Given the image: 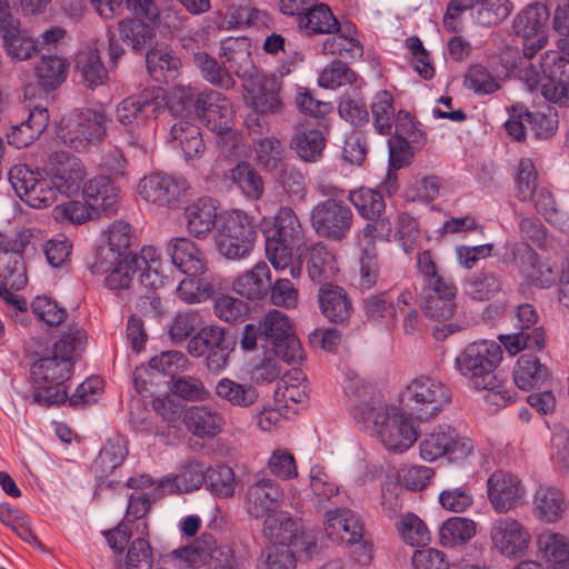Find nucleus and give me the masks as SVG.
Returning a JSON list of instances; mask_svg holds the SVG:
<instances>
[{"label": "nucleus", "instance_id": "nucleus-27", "mask_svg": "<svg viewBox=\"0 0 569 569\" xmlns=\"http://www.w3.org/2000/svg\"><path fill=\"white\" fill-rule=\"evenodd\" d=\"M171 262L187 276H200L207 271L204 253L188 238H172L167 244Z\"/></svg>", "mask_w": 569, "mask_h": 569}, {"label": "nucleus", "instance_id": "nucleus-43", "mask_svg": "<svg viewBox=\"0 0 569 569\" xmlns=\"http://www.w3.org/2000/svg\"><path fill=\"white\" fill-rule=\"evenodd\" d=\"M548 369L539 359L531 355L520 356L513 369V380L521 390L539 388L548 378Z\"/></svg>", "mask_w": 569, "mask_h": 569}, {"label": "nucleus", "instance_id": "nucleus-31", "mask_svg": "<svg viewBox=\"0 0 569 569\" xmlns=\"http://www.w3.org/2000/svg\"><path fill=\"white\" fill-rule=\"evenodd\" d=\"M340 24L329 6L318 3V1L297 19L299 31L308 37L320 34L330 36L335 33L336 30H339Z\"/></svg>", "mask_w": 569, "mask_h": 569}, {"label": "nucleus", "instance_id": "nucleus-45", "mask_svg": "<svg viewBox=\"0 0 569 569\" xmlns=\"http://www.w3.org/2000/svg\"><path fill=\"white\" fill-rule=\"evenodd\" d=\"M290 147L303 161L316 162L322 156L326 140L318 129L300 128L292 136Z\"/></svg>", "mask_w": 569, "mask_h": 569}, {"label": "nucleus", "instance_id": "nucleus-14", "mask_svg": "<svg viewBox=\"0 0 569 569\" xmlns=\"http://www.w3.org/2000/svg\"><path fill=\"white\" fill-rule=\"evenodd\" d=\"M163 92L160 87H147L120 101L116 109L117 120L123 126L141 124L156 117L163 107Z\"/></svg>", "mask_w": 569, "mask_h": 569}, {"label": "nucleus", "instance_id": "nucleus-42", "mask_svg": "<svg viewBox=\"0 0 569 569\" xmlns=\"http://www.w3.org/2000/svg\"><path fill=\"white\" fill-rule=\"evenodd\" d=\"M550 17L549 9L541 2H535L522 9L513 20V30L522 38H532L546 33L545 27Z\"/></svg>", "mask_w": 569, "mask_h": 569}, {"label": "nucleus", "instance_id": "nucleus-55", "mask_svg": "<svg viewBox=\"0 0 569 569\" xmlns=\"http://www.w3.org/2000/svg\"><path fill=\"white\" fill-rule=\"evenodd\" d=\"M77 69L88 88L101 86L108 78L107 69L97 48H91L79 56Z\"/></svg>", "mask_w": 569, "mask_h": 569}, {"label": "nucleus", "instance_id": "nucleus-44", "mask_svg": "<svg viewBox=\"0 0 569 569\" xmlns=\"http://www.w3.org/2000/svg\"><path fill=\"white\" fill-rule=\"evenodd\" d=\"M214 395L233 407L248 408L256 403L259 393L250 383H239L230 378L220 379L214 387Z\"/></svg>", "mask_w": 569, "mask_h": 569}, {"label": "nucleus", "instance_id": "nucleus-18", "mask_svg": "<svg viewBox=\"0 0 569 569\" xmlns=\"http://www.w3.org/2000/svg\"><path fill=\"white\" fill-rule=\"evenodd\" d=\"M219 57L222 59L224 70L231 74L252 80L258 70L252 59L251 41L247 37H229L220 41Z\"/></svg>", "mask_w": 569, "mask_h": 569}, {"label": "nucleus", "instance_id": "nucleus-46", "mask_svg": "<svg viewBox=\"0 0 569 569\" xmlns=\"http://www.w3.org/2000/svg\"><path fill=\"white\" fill-rule=\"evenodd\" d=\"M254 159L257 163L269 172L282 170L286 149L283 143L274 137L252 140Z\"/></svg>", "mask_w": 569, "mask_h": 569}, {"label": "nucleus", "instance_id": "nucleus-25", "mask_svg": "<svg viewBox=\"0 0 569 569\" xmlns=\"http://www.w3.org/2000/svg\"><path fill=\"white\" fill-rule=\"evenodd\" d=\"M169 141L173 149L182 153L186 161L201 159L206 152L201 130L190 118H179L174 121Z\"/></svg>", "mask_w": 569, "mask_h": 569}, {"label": "nucleus", "instance_id": "nucleus-40", "mask_svg": "<svg viewBox=\"0 0 569 569\" xmlns=\"http://www.w3.org/2000/svg\"><path fill=\"white\" fill-rule=\"evenodd\" d=\"M118 36L134 52L151 49L156 38L154 28L140 19H124L118 23Z\"/></svg>", "mask_w": 569, "mask_h": 569}, {"label": "nucleus", "instance_id": "nucleus-11", "mask_svg": "<svg viewBox=\"0 0 569 569\" xmlns=\"http://www.w3.org/2000/svg\"><path fill=\"white\" fill-rule=\"evenodd\" d=\"M492 549L505 558L518 559L529 549L531 535L528 528L512 517H501L490 525Z\"/></svg>", "mask_w": 569, "mask_h": 569}, {"label": "nucleus", "instance_id": "nucleus-1", "mask_svg": "<svg viewBox=\"0 0 569 569\" xmlns=\"http://www.w3.org/2000/svg\"><path fill=\"white\" fill-rule=\"evenodd\" d=\"M351 416L358 423L371 426L382 445L392 452H405L418 438L411 419L398 408L385 405L380 392L362 379L355 377L346 386Z\"/></svg>", "mask_w": 569, "mask_h": 569}, {"label": "nucleus", "instance_id": "nucleus-48", "mask_svg": "<svg viewBox=\"0 0 569 569\" xmlns=\"http://www.w3.org/2000/svg\"><path fill=\"white\" fill-rule=\"evenodd\" d=\"M146 66L156 81L167 82L178 76L181 61L169 51L151 48L146 52Z\"/></svg>", "mask_w": 569, "mask_h": 569}, {"label": "nucleus", "instance_id": "nucleus-9", "mask_svg": "<svg viewBox=\"0 0 569 569\" xmlns=\"http://www.w3.org/2000/svg\"><path fill=\"white\" fill-rule=\"evenodd\" d=\"M310 222L318 236L339 242L350 232L353 213L342 200L326 199L311 209Z\"/></svg>", "mask_w": 569, "mask_h": 569}, {"label": "nucleus", "instance_id": "nucleus-22", "mask_svg": "<svg viewBox=\"0 0 569 569\" xmlns=\"http://www.w3.org/2000/svg\"><path fill=\"white\" fill-rule=\"evenodd\" d=\"M0 37L7 54L16 61L30 59L37 51L36 42L21 29L16 14L0 12Z\"/></svg>", "mask_w": 569, "mask_h": 569}, {"label": "nucleus", "instance_id": "nucleus-37", "mask_svg": "<svg viewBox=\"0 0 569 569\" xmlns=\"http://www.w3.org/2000/svg\"><path fill=\"white\" fill-rule=\"evenodd\" d=\"M127 455V441L123 438L109 439L92 463L94 477L100 480L108 478L123 463Z\"/></svg>", "mask_w": 569, "mask_h": 569}, {"label": "nucleus", "instance_id": "nucleus-24", "mask_svg": "<svg viewBox=\"0 0 569 569\" xmlns=\"http://www.w3.org/2000/svg\"><path fill=\"white\" fill-rule=\"evenodd\" d=\"M487 483L489 500L499 512L517 507L525 495L520 480L503 471L493 472Z\"/></svg>", "mask_w": 569, "mask_h": 569}, {"label": "nucleus", "instance_id": "nucleus-62", "mask_svg": "<svg viewBox=\"0 0 569 569\" xmlns=\"http://www.w3.org/2000/svg\"><path fill=\"white\" fill-rule=\"evenodd\" d=\"M400 538L409 546L420 547L430 542L431 537L426 523L415 513L408 512L396 523Z\"/></svg>", "mask_w": 569, "mask_h": 569}, {"label": "nucleus", "instance_id": "nucleus-21", "mask_svg": "<svg viewBox=\"0 0 569 569\" xmlns=\"http://www.w3.org/2000/svg\"><path fill=\"white\" fill-rule=\"evenodd\" d=\"M250 104L257 113H279L283 108L280 97L281 83L274 76L257 74L246 86Z\"/></svg>", "mask_w": 569, "mask_h": 569}, {"label": "nucleus", "instance_id": "nucleus-35", "mask_svg": "<svg viewBox=\"0 0 569 569\" xmlns=\"http://www.w3.org/2000/svg\"><path fill=\"white\" fill-rule=\"evenodd\" d=\"M49 114L46 108L34 107L28 119L11 128L8 133V142L17 148H24L37 140L47 128Z\"/></svg>", "mask_w": 569, "mask_h": 569}, {"label": "nucleus", "instance_id": "nucleus-57", "mask_svg": "<svg viewBox=\"0 0 569 569\" xmlns=\"http://www.w3.org/2000/svg\"><path fill=\"white\" fill-rule=\"evenodd\" d=\"M237 483L236 475L228 466L220 465L206 470V486L218 498L233 497Z\"/></svg>", "mask_w": 569, "mask_h": 569}, {"label": "nucleus", "instance_id": "nucleus-3", "mask_svg": "<svg viewBox=\"0 0 569 569\" xmlns=\"http://www.w3.org/2000/svg\"><path fill=\"white\" fill-rule=\"evenodd\" d=\"M502 359L501 347L492 340L469 343L456 357L455 368L475 390L492 388L496 370Z\"/></svg>", "mask_w": 569, "mask_h": 569}, {"label": "nucleus", "instance_id": "nucleus-49", "mask_svg": "<svg viewBox=\"0 0 569 569\" xmlns=\"http://www.w3.org/2000/svg\"><path fill=\"white\" fill-rule=\"evenodd\" d=\"M230 180L251 200H259L264 191L260 173L247 161L237 163L229 173Z\"/></svg>", "mask_w": 569, "mask_h": 569}, {"label": "nucleus", "instance_id": "nucleus-60", "mask_svg": "<svg viewBox=\"0 0 569 569\" xmlns=\"http://www.w3.org/2000/svg\"><path fill=\"white\" fill-rule=\"evenodd\" d=\"M348 200L365 219H372L382 214L386 208L382 194L369 188L362 187L350 191Z\"/></svg>", "mask_w": 569, "mask_h": 569}, {"label": "nucleus", "instance_id": "nucleus-54", "mask_svg": "<svg viewBox=\"0 0 569 569\" xmlns=\"http://www.w3.org/2000/svg\"><path fill=\"white\" fill-rule=\"evenodd\" d=\"M502 279L489 270L473 273L466 283L467 293L475 300H489L502 290Z\"/></svg>", "mask_w": 569, "mask_h": 569}, {"label": "nucleus", "instance_id": "nucleus-59", "mask_svg": "<svg viewBox=\"0 0 569 569\" xmlns=\"http://www.w3.org/2000/svg\"><path fill=\"white\" fill-rule=\"evenodd\" d=\"M0 279L2 283L19 290L27 284V272L23 258L14 251L0 252Z\"/></svg>", "mask_w": 569, "mask_h": 569}, {"label": "nucleus", "instance_id": "nucleus-13", "mask_svg": "<svg viewBox=\"0 0 569 569\" xmlns=\"http://www.w3.org/2000/svg\"><path fill=\"white\" fill-rule=\"evenodd\" d=\"M283 498V490L277 481L258 475L246 490L243 506L250 517L263 519L281 510Z\"/></svg>", "mask_w": 569, "mask_h": 569}, {"label": "nucleus", "instance_id": "nucleus-56", "mask_svg": "<svg viewBox=\"0 0 569 569\" xmlns=\"http://www.w3.org/2000/svg\"><path fill=\"white\" fill-rule=\"evenodd\" d=\"M511 12L509 0H478L472 7L476 23L482 27L497 26Z\"/></svg>", "mask_w": 569, "mask_h": 569}, {"label": "nucleus", "instance_id": "nucleus-63", "mask_svg": "<svg viewBox=\"0 0 569 569\" xmlns=\"http://www.w3.org/2000/svg\"><path fill=\"white\" fill-rule=\"evenodd\" d=\"M368 223L361 231V236L358 237V246L362 251H376V241H389L392 233V224L390 220L380 214L376 218L368 219Z\"/></svg>", "mask_w": 569, "mask_h": 569}, {"label": "nucleus", "instance_id": "nucleus-6", "mask_svg": "<svg viewBox=\"0 0 569 569\" xmlns=\"http://www.w3.org/2000/svg\"><path fill=\"white\" fill-rule=\"evenodd\" d=\"M106 116L102 111L87 108L74 109L61 119L58 137L77 152L97 148L106 134Z\"/></svg>", "mask_w": 569, "mask_h": 569}, {"label": "nucleus", "instance_id": "nucleus-17", "mask_svg": "<svg viewBox=\"0 0 569 569\" xmlns=\"http://www.w3.org/2000/svg\"><path fill=\"white\" fill-rule=\"evenodd\" d=\"M518 332L501 337V341L510 353H518L522 349H541L545 346V332L536 328L538 313L530 303L518 306L517 312Z\"/></svg>", "mask_w": 569, "mask_h": 569}, {"label": "nucleus", "instance_id": "nucleus-50", "mask_svg": "<svg viewBox=\"0 0 569 569\" xmlns=\"http://www.w3.org/2000/svg\"><path fill=\"white\" fill-rule=\"evenodd\" d=\"M475 535V521L462 517H451L439 529V542L442 547L453 548L468 542Z\"/></svg>", "mask_w": 569, "mask_h": 569}, {"label": "nucleus", "instance_id": "nucleus-41", "mask_svg": "<svg viewBox=\"0 0 569 569\" xmlns=\"http://www.w3.org/2000/svg\"><path fill=\"white\" fill-rule=\"evenodd\" d=\"M206 470L202 462L189 461L182 467L179 475L161 478L158 486L167 488L169 492H190L199 489L206 482Z\"/></svg>", "mask_w": 569, "mask_h": 569}, {"label": "nucleus", "instance_id": "nucleus-20", "mask_svg": "<svg viewBox=\"0 0 569 569\" xmlns=\"http://www.w3.org/2000/svg\"><path fill=\"white\" fill-rule=\"evenodd\" d=\"M513 261L526 279L536 287L550 288L557 280L558 270L539 260L528 243H518L512 249Z\"/></svg>", "mask_w": 569, "mask_h": 569}, {"label": "nucleus", "instance_id": "nucleus-30", "mask_svg": "<svg viewBox=\"0 0 569 569\" xmlns=\"http://www.w3.org/2000/svg\"><path fill=\"white\" fill-rule=\"evenodd\" d=\"M318 302L322 315L335 323L348 322L353 311L346 291L331 283L323 284L319 289Z\"/></svg>", "mask_w": 569, "mask_h": 569}, {"label": "nucleus", "instance_id": "nucleus-58", "mask_svg": "<svg viewBox=\"0 0 569 569\" xmlns=\"http://www.w3.org/2000/svg\"><path fill=\"white\" fill-rule=\"evenodd\" d=\"M214 293V286L209 277L187 276L177 288L178 297L187 303H200Z\"/></svg>", "mask_w": 569, "mask_h": 569}, {"label": "nucleus", "instance_id": "nucleus-64", "mask_svg": "<svg viewBox=\"0 0 569 569\" xmlns=\"http://www.w3.org/2000/svg\"><path fill=\"white\" fill-rule=\"evenodd\" d=\"M540 68L547 81L569 86V59L558 51H547L541 57Z\"/></svg>", "mask_w": 569, "mask_h": 569}, {"label": "nucleus", "instance_id": "nucleus-32", "mask_svg": "<svg viewBox=\"0 0 569 569\" xmlns=\"http://www.w3.org/2000/svg\"><path fill=\"white\" fill-rule=\"evenodd\" d=\"M183 422L192 435L212 438L222 430L224 418L208 406H191L184 412Z\"/></svg>", "mask_w": 569, "mask_h": 569}, {"label": "nucleus", "instance_id": "nucleus-52", "mask_svg": "<svg viewBox=\"0 0 569 569\" xmlns=\"http://www.w3.org/2000/svg\"><path fill=\"white\" fill-rule=\"evenodd\" d=\"M137 259H130L129 256H126L106 277V287L116 292L136 290V287H142L139 283L140 270L137 268Z\"/></svg>", "mask_w": 569, "mask_h": 569}, {"label": "nucleus", "instance_id": "nucleus-5", "mask_svg": "<svg viewBox=\"0 0 569 569\" xmlns=\"http://www.w3.org/2000/svg\"><path fill=\"white\" fill-rule=\"evenodd\" d=\"M399 401L410 417L429 420L451 401V392L442 381L419 376L407 383L399 395Z\"/></svg>", "mask_w": 569, "mask_h": 569}, {"label": "nucleus", "instance_id": "nucleus-53", "mask_svg": "<svg viewBox=\"0 0 569 569\" xmlns=\"http://www.w3.org/2000/svg\"><path fill=\"white\" fill-rule=\"evenodd\" d=\"M372 126L375 130L383 136H390L397 117L393 106V97L387 91L378 92L371 103Z\"/></svg>", "mask_w": 569, "mask_h": 569}, {"label": "nucleus", "instance_id": "nucleus-4", "mask_svg": "<svg viewBox=\"0 0 569 569\" xmlns=\"http://www.w3.org/2000/svg\"><path fill=\"white\" fill-rule=\"evenodd\" d=\"M306 243V232L290 207H281L273 217V228L266 237V254L276 270L291 266L293 251Z\"/></svg>", "mask_w": 569, "mask_h": 569}, {"label": "nucleus", "instance_id": "nucleus-61", "mask_svg": "<svg viewBox=\"0 0 569 569\" xmlns=\"http://www.w3.org/2000/svg\"><path fill=\"white\" fill-rule=\"evenodd\" d=\"M537 546L542 558L550 562L551 567L569 556V537L559 532H541L537 538Z\"/></svg>", "mask_w": 569, "mask_h": 569}, {"label": "nucleus", "instance_id": "nucleus-2", "mask_svg": "<svg viewBox=\"0 0 569 569\" xmlns=\"http://www.w3.org/2000/svg\"><path fill=\"white\" fill-rule=\"evenodd\" d=\"M87 332L78 325H71L53 345L52 356L39 359L32 365L31 375L36 383H64L71 376L73 359L83 351Z\"/></svg>", "mask_w": 569, "mask_h": 569}, {"label": "nucleus", "instance_id": "nucleus-36", "mask_svg": "<svg viewBox=\"0 0 569 569\" xmlns=\"http://www.w3.org/2000/svg\"><path fill=\"white\" fill-rule=\"evenodd\" d=\"M262 532L273 546H290L300 536V528L288 512L279 510L263 518Z\"/></svg>", "mask_w": 569, "mask_h": 569}, {"label": "nucleus", "instance_id": "nucleus-19", "mask_svg": "<svg viewBox=\"0 0 569 569\" xmlns=\"http://www.w3.org/2000/svg\"><path fill=\"white\" fill-rule=\"evenodd\" d=\"M326 532L333 542L356 545L363 538L361 517L351 509L333 508L325 513Z\"/></svg>", "mask_w": 569, "mask_h": 569}, {"label": "nucleus", "instance_id": "nucleus-8", "mask_svg": "<svg viewBox=\"0 0 569 569\" xmlns=\"http://www.w3.org/2000/svg\"><path fill=\"white\" fill-rule=\"evenodd\" d=\"M419 448L423 460L433 461L446 456L450 461L459 462L473 452L475 445L471 439L460 436L450 425H439L425 435Z\"/></svg>", "mask_w": 569, "mask_h": 569}, {"label": "nucleus", "instance_id": "nucleus-39", "mask_svg": "<svg viewBox=\"0 0 569 569\" xmlns=\"http://www.w3.org/2000/svg\"><path fill=\"white\" fill-rule=\"evenodd\" d=\"M307 271L310 279L317 283L331 280L339 271L336 256L321 242L309 249Z\"/></svg>", "mask_w": 569, "mask_h": 569}, {"label": "nucleus", "instance_id": "nucleus-26", "mask_svg": "<svg viewBox=\"0 0 569 569\" xmlns=\"http://www.w3.org/2000/svg\"><path fill=\"white\" fill-rule=\"evenodd\" d=\"M413 300L415 296L410 291H402L396 305L386 292L370 295L363 299L365 315L369 321L388 327L395 323L397 312H405V307L411 306Z\"/></svg>", "mask_w": 569, "mask_h": 569}, {"label": "nucleus", "instance_id": "nucleus-38", "mask_svg": "<svg viewBox=\"0 0 569 569\" xmlns=\"http://www.w3.org/2000/svg\"><path fill=\"white\" fill-rule=\"evenodd\" d=\"M533 505L536 517L549 523L560 520L567 509L563 493L553 487H539L533 497Z\"/></svg>", "mask_w": 569, "mask_h": 569}, {"label": "nucleus", "instance_id": "nucleus-10", "mask_svg": "<svg viewBox=\"0 0 569 569\" xmlns=\"http://www.w3.org/2000/svg\"><path fill=\"white\" fill-rule=\"evenodd\" d=\"M8 179L17 196L31 208H47L56 202L57 191L50 180L27 164H16L8 172Z\"/></svg>", "mask_w": 569, "mask_h": 569}, {"label": "nucleus", "instance_id": "nucleus-23", "mask_svg": "<svg viewBox=\"0 0 569 569\" xmlns=\"http://www.w3.org/2000/svg\"><path fill=\"white\" fill-rule=\"evenodd\" d=\"M457 288L451 280H437L435 284L423 287L421 309L437 321L451 318L455 311Z\"/></svg>", "mask_w": 569, "mask_h": 569}, {"label": "nucleus", "instance_id": "nucleus-51", "mask_svg": "<svg viewBox=\"0 0 569 569\" xmlns=\"http://www.w3.org/2000/svg\"><path fill=\"white\" fill-rule=\"evenodd\" d=\"M192 62L200 70L202 78L211 84L224 90L232 89L236 81L228 70L219 66L217 60L204 51H197Z\"/></svg>", "mask_w": 569, "mask_h": 569}, {"label": "nucleus", "instance_id": "nucleus-33", "mask_svg": "<svg viewBox=\"0 0 569 569\" xmlns=\"http://www.w3.org/2000/svg\"><path fill=\"white\" fill-rule=\"evenodd\" d=\"M271 272L263 261L256 263L252 269L238 276L233 283V290L248 300H258L269 292Z\"/></svg>", "mask_w": 569, "mask_h": 569}, {"label": "nucleus", "instance_id": "nucleus-47", "mask_svg": "<svg viewBox=\"0 0 569 569\" xmlns=\"http://www.w3.org/2000/svg\"><path fill=\"white\" fill-rule=\"evenodd\" d=\"M34 73L40 88L52 91L67 79L68 64L58 56H42L34 68Z\"/></svg>", "mask_w": 569, "mask_h": 569}, {"label": "nucleus", "instance_id": "nucleus-34", "mask_svg": "<svg viewBox=\"0 0 569 569\" xmlns=\"http://www.w3.org/2000/svg\"><path fill=\"white\" fill-rule=\"evenodd\" d=\"M217 201L212 198H200L184 210L187 229L190 234L203 238L210 232L218 216Z\"/></svg>", "mask_w": 569, "mask_h": 569}, {"label": "nucleus", "instance_id": "nucleus-12", "mask_svg": "<svg viewBox=\"0 0 569 569\" xmlns=\"http://www.w3.org/2000/svg\"><path fill=\"white\" fill-rule=\"evenodd\" d=\"M46 171L56 191L67 197L78 192L87 174L82 161L67 151L51 153Z\"/></svg>", "mask_w": 569, "mask_h": 569}, {"label": "nucleus", "instance_id": "nucleus-7", "mask_svg": "<svg viewBox=\"0 0 569 569\" xmlns=\"http://www.w3.org/2000/svg\"><path fill=\"white\" fill-rule=\"evenodd\" d=\"M257 237L253 220L244 212L234 210L222 220L216 243L219 252L228 259H241L249 254Z\"/></svg>", "mask_w": 569, "mask_h": 569}, {"label": "nucleus", "instance_id": "nucleus-29", "mask_svg": "<svg viewBox=\"0 0 569 569\" xmlns=\"http://www.w3.org/2000/svg\"><path fill=\"white\" fill-rule=\"evenodd\" d=\"M330 36L322 43L323 54L349 61H355L363 56V47L357 38V30L352 23H341L339 30Z\"/></svg>", "mask_w": 569, "mask_h": 569}, {"label": "nucleus", "instance_id": "nucleus-16", "mask_svg": "<svg viewBox=\"0 0 569 569\" xmlns=\"http://www.w3.org/2000/svg\"><path fill=\"white\" fill-rule=\"evenodd\" d=\"M188 182L182 177L153 173L144 177L138 184V192L147 202L173 207L184 196Z\"/></svg>", "mask_w": 569, "mask_h": 569}, {"label": "nucleus", "instance_id": "nucleus-15", "mask_svg": "<svg viewBox=\"0 0 569 569\" xmlns=\"http://www.w3.org/2000/svg\"><path fill=\"white\" fill-rule=\"evenodd\" d=\"M194 109L210 131L219 136L228 134L231 131L233 108L222 93L214 90L200 92L196 98Z\"/></svg>", "mask_w": 569, "mask_h": 569}, {"label": "nucleus", "instance_id": "nucleus-28", "mask_svg": "<svg viewBox=\"0 0 569 569\" xmlns=\"http://www.w3.org/2000/svg\"><path fill=\"white\" fill-rule=\"evenodd\" d=\"M83 196L88 206L99 216H110L118 207L119 187L109 176L99 174L84 183Z\"/></svg>", "mask_w": 569, "mask_h": 569}]
</instances>
